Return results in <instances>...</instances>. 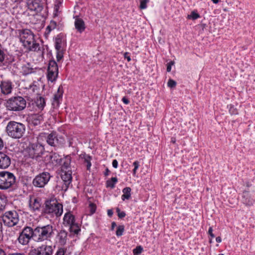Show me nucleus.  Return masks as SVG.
<instances>
[{
    "label": "nucleus",
    "mask_w": 255,
    "mask_h": 255,
    "mask_svg": "<svg viewBox=\"0 0 255 255\" xmlns=\"http://www.w3.org/2000/svg\"><path fill=\"white\" fill-rule=\"evenodd\" d=\"M0 255H6L4 251L0 248Z\"/></svg>",
    "instance_id": "58"
},
{
    "label": "nucleus",
    "mask_w": 255,
    "mask_h": 255,
    "mask_svg": "<svg viewBox=\"0 0 255 255\" xmlns=\"http://www.w3.org/2000/svg\"><path fill=\"white\" fill-rule=\"evenodd\" d=\"M0 89L2 94L9 95L11 93L13 89L12 83L9 81H2L0 84Z\"/></svg>",
    "instance_id": "16"
},
{
    "label": "nucleus",
    "mask_w": 255,
    "mask_h": 255,
    "mask_svg": "<svg viewBox=\"0 0 255 255\" xmlns=\"http://www.w3.org/2000/svg\"><path fill=\"white\" fill-rule=\"evenodd\" d=\"M4 146V142L3 140L0 137V150H1Z\"/></svg>",
    "instance_id": "55"
},
{
    "label": "nucleus",
    "mask_w": 255,
    "mask_h": 255,
    "mask_svg": "<svg viewBox=\"0 0 255 255\" xmlns=\"http://www.w3.org/2000/svg\"><path fill=\"white\" fill-rule=\"evenodd\" d=\"M117 212L118 213V214H119V212H121L120 211V210L119 208L117 209Z\"/></svg>",
    "instance_id": "64"
},
{
    "label": "nucleus",
    "mask_w": 255,
    "mask_h": 255,
    "mask_svg": "<svg viewBox=\"0 0 255 255\" xmlns=\"http://www.w3.org/2000/svg\"><path fill=\"white\" fill-rule=\"evenodd\" d=\"M112 165L115 168H117L118 166V162L116 159H114L112 162Z\"/></svg>",
    "instance_id": "49"
},
{
    "label": "nucleus",
    "mask_w": 255,
    "mask_h": 255,
    "mask_svg": "<svg viewBox=\"0 0 255 255\" xmlns=\"http://www.w3.org/2000/svg\"><path fill=\"white\" fill-rule=\"evenodd\" d=\"M148 0H142L141 1H140V8L141 9H145L147 7V3L148 2Z\"/></svg>",
    "instance_id": "43"
},
{
    "label": "nucleus",
    "mask_w": 255,
    "mask_h": 255,
    "mask_svg": "<svg viewBox=\"0 0 255 255\" xmlns=\"http://www.w3.org/2000/svg\"><path fill=\"white\" fill-rule=\"evenodd\" d=\"M243 202L247 205H251L253 204L254 199L251 197L250 194L248 192L243 193Z\"/></svg>",
    "instance_id": "26"
},
{
    "label": "nucleus",
    "mask_w": 255,
    "mask_h": 255,
    "mask_svg": "<svg viewBox=\"0 0 255 255\" xmlns=\"http://www.w3.org/2000/svg\"><path fill=\"white\" fill-rule=\"evenodd\" d=\"M59 8V4H55V6H54V12H55V15L57 14V13L58 12Z\"/></svg>",
    "instance_id": "52"
},
{
    "label": "nucleus",
    "mask_w": 255,
    "mask_h": 255,
    "mask_svg": "<svg viewBox=\"0 0 255 255\" xmlns=\"http://www.w3.org/2000/svg\"><path fill=\"white\" fill-rule=\"evenodd\" d=\"M109 170H108V169H107V170H106V173H105V175H108V173H109Z\"/></svg>",
    "instance_id": "63"
},
{
    "label": "nucleus",
    "mask_w": 255,
    "mask_h": 255,
    "mask_svg": "<svg viewBox=\"0 0 255 255\" xmlns=\"http://www.w3.org/2000/svg\"><path fill=\"white\" fill-rule=\"evenodd\" d=\"M133 165L134 166V169H133V175H135L136 173V170L138 169L139 164V162L137 161H135L133 163Z\"/></svg>",
    "instance_id": "41"
},
{
    "label": "nucleus",
    "mask_w": 255,
    "mask_h": 255,
    "mask_svg": "<svg viewBox=\"0 0 255 255\" xmlns=\"http://www.w3.org/2000/svg\"><path fill=\"white\" fill-rule=\"evenodd\" d=\"M22 72L24 75H27L33 72V69L29 67V65L22 66Z\"/></svg>",
    "instance_id": "33"
},
{
    "label": "nucleus",
    "mask_w": 255,
    "mask_h": 255,
    "mask_svg": "<svg viewBox=\"0 0 255 255\" xmlns=\"http://www.w3.org/2000/svg\"><path fill=\"white\" fill-rule=\"evenodd\" d=\"M174 62L173 61H170V62L167 63V71L168 72H170L171 70V67L174 64Z\"/></svg>",
    "instance_id": "45"
},
{
    "label": "nucleus",
    "mask_w": 255,
    "mask_h": 255,
    "mask_svg": "<svg viewBox=\"0 0 255 255\" xmlns=\"http://www.w3.org/2000/svg\"><path fill=\"white\" fill-rule=\"evenodd\" d=\"M66 249L64 248H59L56 251L55 255H65Z\"/></svg>",
    "instance_id": "38"
},
{
    "label": "nucleus",
    "mask_w": 255,
    "mask_h": 255,
    "mask_svg": "<svg viewBox=\"0 0 255 255\" xmlns=\"http://www.w3.org/2000/svg\"><path fill=\"white\" fill-rule=\"evenodd\" d=\"M117 226V224L116 223V222H113L112 223V225H111V230H114L115 228Z\"/></svg>",
    "instance_id": "56"
},
{
    "label": "nucleus",
    "mask_w": 255,
    "mask_h": 255,
    "mask_svg": "<svg viewBox=\"0 0 255 255\" xmlns=\"http://www.w3.org/2000/svg\"><path fill=\"white\" fill-rule=\"evenodd\" d=\"M11 160L6 154L0 152V168L5 169L10 164Z\"/></svg>",
    "instance_id": "18"
},
{
    "label": "nucleus",
    "mask_w": 255,
    "mask_h": 255,
    "mask_svg": "<svg viewBox=\"0 0 255 255\" xmlns=\"http://www.w3.org/2000/svg\"><path fill=\"white\" fill-rule=\"evenodd\" d=\"M30 119L32 124L36 126L40 124L43 120V117L41 115L34 114L31 116Z\"/></svg>",
    "instance_id": "25"
},
{
    "label": "nucleus",
    "mask_w": 255,
    "mask_h": 255,
    "mask_svg": "<svg viewBox=\"0 0 255 255\" xmlns=\"http://www.w3.org/2000/svg\"><path fill=\"white\" fill-rule=\"evenodd\" d=\"M216 242L218 243H220L222 241L221 238L220 237H218L216 239Z\"/></svg>",
    "instance_id": "59"
},
{
    "label": "nucleus",
    "mask_w": 255,
    "mask_h": 255,
    "mask_svg": "<svg viewBox=\"0 0 255 255\" xmlns=\"http://www.w3.org/2000/svg\"><path fill=\"white\" fill-rule=\"evenodd\" d=\"M75 222L74 216L71 212L65 214L63 218V224L65 226H69Z\"/></svg>",
    "instance_id": "20"
},
{
    "label": "nucleus",
    "mask_w": 255,
    "mask_h": 255,
    "mask_svg": "<svg viewBox=\"0 0 255 255\" xmlns=\"http://www.w3.org/2000/svg\"><path fill=\"white\" fill-rule=\"evenodd\" d=\"M32 238L34 239L33 230L31 227H26L20 233L17 241L22 245H27Z\"/></svg>",
    "instance_id": "9"
},
{
    "label": "nucleus",
    "mask_w": 255,
    "mask_h": 255,
    "mask_svg": "<svg viewBox=\"0 0 255 255\" xmlns=\"http://www.w3.org/2000/svg\"><path fill=\"white\" fill-rule=\"evenodd\" d=\"M19 34L20 41L27 51L42 53L40 45L35 41L34 34L31 30L27 29L21 30L19 31Z\"/></svg>",
    "instance_id": "1"
},
{
    "label": "nucleus",
    "mask_w": 255,
    "mask_h": 255,
    "mask_svg": "<svg viewBox=\"0 0 255 255\" xmlns=\"http://www.w3.org/2000/svg\"><path fill=\"white\" fill-rule=\"evenodd\" d=\"M15 182V177L10 172H0V189L6 190L10 188Z\"/></svg>",
    "instance_id": "6"
},
{
    "label": "nucleus",
    "mask_w": 255,
    "mask_h": 255,
    "mask_svg": "<svg viewBox=\"0 0 255 255\" xmlns=\"http://www.w3.org/2000/svg\"><path fill=\"white\" fill-rule=\"evenodd\" d=\"M122 101L126 105L129 104V100L125 97L122 98Z\"/></svg>",
    "instance_id": "54"
},
{
    "label": "nucleus",
    "mask_w": 255,
    "mask_h": 255,
    "mask_svg": "<svg viewBox=\"0 0 255 255\" xmlns=\"http://www.w3.org/2000/svg\"><path fill=\"white\" fill-rule=\"evenodd\" d=\"M68 141L69 143V146L70 147L72 146L73 144V138L71 136L68 137Z\"/></svg>",
    "instance_id": "51"
},
{
    "label": "nucleus",
    "mask_w": 255,
    "mask_h": 255,
    "mask_svg": "<svg viewBox=\"0 0 255 255\" xmlns=\"http://www.w3.org/2000/svg\"><path fill=\"white\" fill-rule=\"evenodd\" d=\"M213 3L216 4L218 3L219 1V0H211Z\"/></svg>",
    "instance_id": "62"
},
{
    "label": "nucleus",
    "mask_w": 255,
    "mask_h": 255,
    "mask_svg": "<svg viewBox=\"0 0 255 255\" xmlns=\"http://www.w3.org/2000/svg\"><path fill=\"white\" fill-rule=\"evenodd\" d=\"M4 59V54L0 49V62H2Z\"/></svg>",
    "instance_id": "47"
},
{
    "label": "nucleus",
    "mask_w": 255,
    "mask_h": 255,
    "mask_svg": "<svg viewBox=\"0 0 255 255\" xmlns=\"http://www.w3.org/2000/svg\"><path fill=\"white\" fill-rule=\"evenodd\" d=\"M2 218L4 224L9 227L14 226L19 221V215L15 210L5 212Z\"/></svg>",
    "instance_id": "7"
},
{
    "label": "nucleus",
    "mask_w": 255,
    "mask_h": 255,
    "mask_svg": "<svg viewBox=\"0 0 255 255\" xmlns=\"http://www.w3.org/2000/svg\"><path fill=\"white\" fill-rule=\"evenodd\" d=\"M126 216V213L124 212H119L118 217L120 218H124Z\"/></svg>",
    "instance_id": "53"
},
{
    "label": "nucleus",
    "mask_w": 255,
    "mask_h": 255,
    "mask_svg": "<svg viewBox=\"0 0 255 255\" xmlns=\"http://www.w3.org/2000/svg\"><path fill=\"white\" fill-rule=\"evenodd\" d=\"M125 231V226L124 225H119L117 227L116 234L118 237L122 236Z\"/></svg>",
    "instance_id": "34"
},
{
    "label": "nucleus",
    "mask_w": 255,
    "mask_h": 255,
    "mask_svg": "<svg viewBox=\"0 0 255 255\" xmlns=\"http://www.w3.org/2000/svg\"><path fill=\"white\" fill-rule=\"evenodd\" d=\"M69 227L70 231L71 233H73L75 234H78L81 231L80 226L78 223L75 222L72 225H71Z\"/></svg>",
    "instance_id": "31"
},
{
    "label": "nucleus",
    "mask_w": 255,
    "mask_h": 255,
    "mask_svg": "<svg viewBox=\"0 0 255 255\" xmlns=\"http://www.w3.org/2000/svg\"><path fill=\"white\" fill-rule=\"evenodd\" d=\"M129 54V53L128 52H125L124 53V57L127 59L128 62H129L131 60V58Z\"/></svg>",
    "instance_id": "48"
},
{
    "label": "nucleus",
    "mask_w": 255,
    "mask_h": 255,
    "mask_svg": "<svg viewBox=\"0 0 255 255\" xmlns=\"http://www.w3.org/2000/svg\"><path fill=\"white\" fill-rule=\"evenodd\" d=\"M51 177L49 172H43L35 177L32 183L36 187H44L48 183Z\"/></svg>",
    "instance_id": "11"
},
{
    "label": "nucleus",
    "mask_w": 255,
    "mask_h": 255,
    "mask_svg": "<svg viewBox=\"0 0 255 255\" xmlns=\"http://www.w3.org/2000/svg\"><path fill=\"white\" fill-rule=\"evenodd\" d=\"M56 26V23L54 21H51L50 22V25H48V28H51L53 29H55Z\"/></svg>",
    "instance_id": "46"
},
{
    "label": "nucleus",
    "mask_w": 255,
    "mask_h": 255,
    "mask_svg": "<svg viewBox=\"0 0 255 255\" xmlns=\"http://www.w3.org/2000/svg\"><path fill=\"white\" fill-rule=\"evenodd\" d=\"M58 74V68L55 61H50L48 64L47 78L49 81H55Z\"/></svg>",
    "instance_id": "13"
},
{
    "label": "nucleus",
    "mask_w": 255,
    "mask_h": 255,
    "mask_svg": "<svg viewBox=\"0 0 255 255\" xmlns=\"http://www.w3.org/2000/svg\"><path fill=\"white\" fill-rule=\"evenodd\" d=\"M208 233L212 238H214L215 237L214 235L213 234V229L212 227L209 228L208 230Z\"/></svg>",
    "instance_id": "50"
},
{
    "label": "nucleus",
    "mask_w": 255,
    "mask_h": 255,
    "mask_svg": "<svg viewBox=\"0 0 255 255\" xmlns=\"http://www.w3.org/2000/svg\"><path fill=\"white\" fill-rule=\"evenodd\" d=\"M27 8L26 0H20L13 8V12L17 15L25 14Z\"/></svg>",
    "instance_id": "14"
},
{
    "label": "nucleus",
    "mask_w": 255,
    "mask_h": 255,
    "mask_svg": "<svg viewBox=\"0 0 255 255\" xmlns=\"http://www.w3.org/2000/svg\"><path fill=\"white\" fill-rule=\"evenodd\" d=\"M5 204L6 203L5 200L0 197V210H2L4 209Z\"/></svg>",
    "instance_id": "42"
},
{
    "label": "nucleus",
    "mask_w": 255,
    "mask_h": 255,
    "mask_svg": "<svg viewBox=\"0 0 255 255\" xmlns=\"http://www.w3.org/2000/svg\"><path fill=\"white\" fill-rule=\"evenodd\" d=\"M40 200L38 198H31L29 201V207L33 211H39L41 207Z\"/></svg>",
    "instance_id": "21"
},
{
    "label": "nucleus",
    "mask_w": 255,
    "mask_h": 255,
    "mask_svg": "<svg viewBox=\"0 0 255 255\" xmlns=\"http://www.w3.org/2000/svg\"><path fill=\"white\" fill-rule=\"evenodd\" d=\"M26 102L22 97H11L6 100L4 106L7 110L11 111L19 112L26 107Z\"/></svg>",
    "instance_id": "4"
},
{
    "label": "nucleus",
    "mask_w": 255,
    "mask_h": 255,
    "mask_svg": "<svg viewBox=\"0 0 255 255\" xmlns=\"http://www.w3.org/2000/svg\"><path fill=\"white\" fill-rule=\"evenodd\" d=\"M5 131L10 137L13 139H19L25 133V126L21 123L10 121L7 124Z\"/></svg>",
    "instance_id": "2"
},
{
    "label": "nucleus",
    "mask_w": 255,
    "mask_h": 255,
    "mask_svg": "<svg viewBox=\"0 0 255 255\" xmlns=\"http://www.w3.org/2000/svg\"><path fill=\"white\" fill-rule=\"evenodd\" d=\"M67 240V233L61 230L58 233L55 237V243L60 246H64L66 244Z\"/></svg>",
    "instance_id": "17"
},
{
    "label": "nucleus",
    "mask_w": 255,
    "mask_h": 255,
    "mask_svg": "<svg viewBox=\"0 0 255 255\" xmlns=\"http://www.w3.org/2000/svg\"><path fill=\"white\" fill-rule=\"evenodd\" d=\"M61 178L66 187H67L72 181V171H61Z\"/></svg>",
    "instance_id": "19"
},
{
    "label": "nucleus",
    "mask_w": 255,
    "mask_h": 255,
    "mask_svg": "<svg viewBox=\"0 0 255 255\" xmlns=\"http://www.w3.org/2000/svg\"><path fill=\"white\" fill-rule=\"evenodd\" d=\"M89 208L90 211V212L92 214H94L96 210V205L93 203H90L89 205Z\"/></svg>",
    "instance_id": "39"
},
{
    "label": "nucleus",
    "mask_w": 255,
    "mask_h": 255,
    "mask_svg": "<svg viewBox=\"0 0 255 255\" xmlns=\"http://www.w3.org/2000/svg\"><path fill=\"white\" fill-rule=\"evenodd\" d=\"M176 82L172 80V79H169L167 82V86L169 88H172L176 86Z\"/></svg>",
    "instance_id": "40"
},
{
    "label": "nucleus",
    "mask_w": 255,
    "mask_h": 255,
    "mask_svg": "<svg viewBox=\"0 0 255 255\" xmlns=\"http://www.w3.org/2000/svg\"><path fill=\"white\" fill-rule=\"evenodd\" d=\"M26 1L27 3V8L30 10L38 13L42 10V6L39 0H26Z\"/></svg>",
    "instance_id": "15"
},
{
    "label": "nucleus",
    "mask_w": 255,
    "mask_h": 255,
    "mask_svg": "<svg viewBox=\"0 0 255 255\" xmlns=\"http://www.w3.org/2000/svg\"><path fill=\"white\" fill-rule=\"evenodd\" d=\"M117 182L118 179L117 177H112L111 179L108 180L106 181V187L113 189L115 187V184Z\"/></svg>",
    "instance_id": "32"
},
{
    "label": "nucleus",
    "mask_w": 255,
    "mask_h": 255,
    "mask_svg": "<svg viewBox=\"0 0 255 255\" xmlns=\"http://www.w3.org/2000/svg\"><path fill=\"white\" fill-rule=\"evenodd\" d=\"M142 251V247L140 246H139L133 250V254L134 255H139Z\"/></svg>",
    "instance_id": "37"
},
{
    "label": "nucleus",
    "mask_w": 255,
    "mask_h": 255,
    "mask_svg": "<svg viewBox=\"0 0 255 255\" xmlns=\"http://www.w3.org/2000/svg\"><path fill=\"white\" fill-rule=\"evenodd\" d=\"M71 163V157L70 156H66L63 158L62 161L60 164L61 165V171L71 170L70 167Z\"/></svg>",
    "instance_id": "22"
},
{
    "label": "nucleus",
    "mask_w": 255,
    "mask_h": 255,
    "mask_svg": "<svg viewBox=\"0 0 255 255\" xmlns=\"http://www.w3.org/2000/svg\"><path fill=\"white\" fill-rule=\"evenodd\" d=\"M46 140L49 145L54 147L63 146L65 143L64 138L62 136H58L55 132L47 134Z\"/></svg>",
    "instance_id": "12"
},
{
    "label": "nucleus",
    "mask_w": 255,
    "mask_h": 255,
    "mask_svg": "<svg viewBox=\"0 0 255 255\" xmlns=\"http://www.w3.org/2000/svg\"><path fill=\"white\" fill-rule=\"evenodd\" d=\"M63 158L56 153H52L50 155V159L51 162L55 165H59L61 161H62Z\"/></svg>",
    "instance_id": "24"
},
{
    "label": "nucleus",
    "mask_w": 255,
    "mask_h": 255,
    "mask_svg": "<svg viewBox=\"0 0 255 255\" xmlns=\"http://www.w3.org/2000/svg\"><path fill=\"white\" fill-rule=\"evenodd\" d=\"M123 194L122 195V199L124 201L128 200L131 197V188L127 187L123 189Z\"/></svg>",
    "instance_id": "30"
},
{
    "label": "nucleus",
    "mask_w": 255,
    "mask_h": 255,
    "mask_svg": "<svg viewBox=\"0 0 255 255\" xmlns=\"http://www.w3.org/2000/svg\"><path fill=\"white\" fill-rule=\"evenodd\" d=\"M84 161L87 164V170H90L91 166V157L89 155H84Z\"/></svg>",
    "instance_id": "35"
},
{
    "label": "nucleus",
    "mask_w": 255,
    "mask_h": 255,
    "mask_svg": "<svg viewBox=\"0 0 255 255\" xmlns=\"http://www.w3.org/2000/svg\"><path fill=\"white\" fill-rule=\"evenodd\" d=\"M62 95H63V92L60 90V88L59 87V88L57 90V93L55 94L54 96L53 103V105L56 104L57 106H58L59 105V101L62 99Z\"/></svg>",
    "instance_id": "29"
},
{
    "label": "nucleus",
    "mask_w": 255,
    "mask_h": 255,
    "mask_svg": "<svg viewBox=\"0 0 255 255\" xmlns=\"http://www.w3.org/2000/svg\"><path fill=\"white\" fill-rule=\"evenodd\" d=\"M44 151L45 149L44 146L39 143H33L31 144L28 150L29 157L36 160H40Z\"/></svg>",
    "instance_id": "8"
},
{
    "label": "nucleus",
    "mask_w": 255,
    "mask_h": 255,
    "mask_svg": "<svg viewBox=\"0 0 255 255\" xmlns=\"http://www.w3.org/2000/svg\"><path fill=\"white\" fill-rule=\"evenodd\" d=\"M65 45L64 40L59 37H57L55 40V47L56 50H62V47Z\"/></svg>",
    "instance_id": "28"
},
{
    "label": "nucleus",
    "mask_w": 255,
    "mask_h": 255,
    "mask_svg": "<svg viewBox=\"0 0 255 255\" xmlns=\"http://www.w3.org/2000/svg\"><path fill=\"white\" fill-rule=\"evenodd\" d=\"M10 255H25L23 253H13Z\"/></svg>",
    "instance_id": "60"
},
{
    "label": "nucleus",
    "mask_w": 255,
    "mask_h": 255,
    "mask_svg": "<svg viewBox=\"0 0 255 255\" xmlns=\"http://www.w3.org/2000/svg\"><path fill=\"white\" fill-rule=\"evenodd\" d=\"M200 17V15L195 11H193L190 14L188 15L187 18L195 20Z\"/></svg>",
    "instance_id": "36"
},
{
    "label": "nucleus",
    "mask_w": 255,
    "mask_h": 255,
    "mask_svg": "<svg viewBox=\"0 0 255 255\" xmlns=\"http://www.w3.org/2000/svg\"><path fill=\"white\" fill-rule=\"evenodd\" d=\"M76 29L80 32L82 33L85 29L84 21L81 18H77L75 19L74 22Z\"/></svg>",
    "instance_id": "23"
},
{
    "label": "nucleus",
    "mask_w": 255,
    "mask_h": 255,
    "mask_svg": "<svg viewBox=\"0 0 255 255\" xmlns=\"http://www.w3.org/2000/svg\"><path fill=\"white\" fill-rule=\"evenodd\" d=\"M35 104L39 110H42L45 106V100L42 97H37Z\"/></svg>",
    "instance_id": "27"
},
{
    "label": "nucleus",
    "mask_w": 255,
    "mask_h": 255,
    "mask_svg": "<svg viewBox=\"0 0 255 255\" xmlns=\"http://www.w3.org/2000/svg\"><path fill=\"white\" fill-rule=\"evenodd\" d=\"M33 231L34 240L37 242L50 241L54 235L53 227L50 225L37 227Z\"/></svg>",
    "instance_id": "3"
},
{
    "label": "nucleus",
    "mask_w": 255,
    "mask_h": 255,
    "mask_svg": "<svg viewBox=\"0 0 255 255\" xmlns=\"http://www.w3.org/2000/svg\"><path fill=\"white\" fill-rule=\"evenodd\" d=\"M53 29L51 28H48V26L46 28V30L48 31V32H50Z\"/></svg>",
    "instance_id": "61"
},
{
    "label": "nucleus",
    "mask_w": 255,
    "mask_h": 255,
    "mask_svg": "<svg viewBox=\"0 0 255 255\" xmlns=\"http://www.w3.org/2000/svg\"><path fill=\"white\" fill-rule=\"evenodd\" d=\"M57 61H60L63 57L62 50H57Z\"/></svg>",
    "instance_id": "44"
},
{
    "label": "nucleus",
    "mask_w": 255,
    "mask_h": 255,
    "mask_svg": "<svg viewBox=\"0 0 255 255\" xmlns=\"http://www.w3.org/2000/svg\"><path fill=\"white\" fill-rule=\"evenodd\" d=\"M113 214V212L112 210H108V215L109 216L111 217Z\"/></svg>",
    "instance_id": "57"
},
{
    "label": "nucleus",
    "mask_w": 255,
    "mask_h": 255,
    "mask_svg": "<svg viewBox=\"0 0 255 255\" xmlns=\"http://www.w3.org/2000/svg\"><path fill=\"white\" fill-rule=\"evenodd\" d=\"M45 212L52 216L60 217L63 213V205L56 200H51L45 202Z\"/></svg>",
    "instance_id": "5"
},
{
    "label": "nucleus",
    "mask_w": 255,
    "mask_h": 255,
    "mask_svg": "<svg viewBox=\"0 0 255 255\" xmlns=\"http://www.w3.org/2000/svg\"><path fill=\"white\" fill-rule=\"evenodd\" d=\"M53 247L46 244L30 250L28 255H52Z\"/></svg>",
    "instance_id": "10"
}]
</instances>
